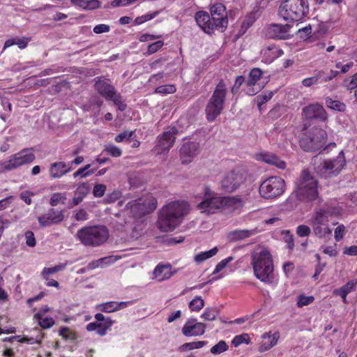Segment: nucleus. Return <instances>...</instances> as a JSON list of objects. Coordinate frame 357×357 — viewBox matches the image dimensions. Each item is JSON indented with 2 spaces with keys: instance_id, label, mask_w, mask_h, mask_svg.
Wrapping results in <instances>:
<instances>
[{
  "instance_id": "nucleus-1",
  "label": "nucleus",
  "mask_w": 357,
  "mask_h": 357,
  "mask_svg": "<svg viewBox=\"0 0 357 357\" xmlns=\"http://www.w3.org/2000/svg\"><path fill=\"white\" fill-rule=\"evenodd\" d=\"M342 208L331 202L324 203L317 208L310 219V225L314 234L319 238H330L332 229L329 227V218L342 215Z\"/></svg>"
},
{
  "instance_id": "nucleus-2",
  "label": "nucleus",
  "mask_w": 357,
  "mask_h": 357,
  "mask_svg": "<svg viewBox=\"0 0 357 357\" xmlns=\"http://www.w3.org/2000/svg\"><path fill=\"white\" fill-rule=\"evenodd\" d=\"M188 210V204L185 202L175 201L167 204L160 211L158 228L163 232L172 231L180 225Z\"/></svg>"
},
{
  "instance_id": "nucleus-3",
  "label": "nucleus",
  "mask_w": 357,
  "mask_h": 357,
  "mask_svg": "<svg viewBox=\"0 0 357 357\" xmlns=\"http://www.w3.org/2000/svg\"><path fill=\"white\" fill-rule=\"evenodd\" d=\"M251 264L255 276L261 282L271 284L273 280V260L266 249L255 251L251 255Z\"/></svg>"
},
{
  "instance_id": "nucleus-4",
  "label": "nucleus",
  "mask_w": 357,
  "mask_h": 357,
  "mask_svg": "<svg viewBox=\"0 0 357 357\" xmlns=\"http://www.w3.org/2000/svg\"><path fill=\"white\" fill-rule=\"evenodd\" d=\"M294 192L300 201H323L319 196L318 181L307 169H303L297 178Z\"/></svg>"
},
{
  "instance_id": "nucleus-5",
  "label": "nucleus",
  "mask_w": 357,
  "mask_h": 357,
  "mask_svg": "<svg viewBox=\"0 0 357 357\" xmlns=\"http://www.w3.org/2000/svg\"><path fill=\"white\" fill-rule=\"evenodd\" d=\"M308 13L307 0H284L278 9L280 17L289 22L303 20Z\"/></svg>"
},
{
  "instance_id": "nucleus-6",
  "label": "nucleus",
  "mask_w": 357,
  "mask_h": 357,
  "mask_svg": "<svg viewBox=\"0 0 357 357\" xmlns=\"http://www.w3.org/2000/svg\"><path fill=\"white\" fill-rule=\"evenodd\" d=\"M227 93V84L223 79H221L216 85L205 109L208 121H215L223 111Z\"/></svg>"
},
{
  "instance_id": "nucleus-7",
  "label": "nucleus",
  "mask_w": 357,
  "mask_h": 357,
  "mask_svg": "<svg viewBox=\"0 0 357 357\" xmlns=\"http://www.w3.org/2000/svg\"><path fill=\"white\" fill-rule=\"evenodd\" d=\"M76 236L83 245L97 247L108 239L109 231L102 225L84 227L77 231Z\"/></svg>"
},
{
  "instance_id": "nucleus-8",
  "label": "nucleus",
  "mask_w": 357,
  "mask_h": 357,
  "mask_svg": "<svg viewBox=\"0 0 357 357\" xmlns=\"http://www.w3.org/2000/svg\"><path fill=\"white\" fill-rule=\"evenodd\" d=\"M327 133L320 128H313L300 139V146L305 151L315 152L323 149L326 143Z\"/></svg>"
},
{
  "instance_id": "nucleus-9",
  "label": "nucleus",
  "mask_w": 357,
  "mask_h": 357,
  "mask_svg": "<svg viewBox=\"0 0 357 357\" xmlns=\"http://www.w3.org/2000/svg\"><path fill=\"white\" fill-rule=\"evenodd\" d=\"M345 165L344 153L341 151L336 158L323 160L315 169L320 176L328 178L337 176Z\"/></svg>"
},
{
  "instance_id": "nucleus-10",
  "label": "nucleus",
  "mask_w": 357,
  "mask_h": 357,
  "mask_svg": "<svg viewBox=\"0 0 357 357\" xmlns=\"http://www.w3.org/2000/svg\"><path fill=\"white\" fill-rule=\"evenodd\" d=\"M284 190V179L279 176H270L261 183L259 192L266 199H273L282 195Z\"/></svg>"
},
{
  "instance_id": "nucleus-11",
  "label": "nucleus",
  "mask_w": 357,
  "mask_h": 357,
  "mask_svg": "<svg viewBox=\"0 0 357 357\" xmlns=\"http://www.w3.org/2000/svg\"><path fill=\"white\" fill-rule=\"evenodd\" d=\"M157 204V199L151 194H147L138 199L129 202L127 208L130 209L133 218H140L153 212Z\"/></svg>"
},
{
  "instance_id": "nucleus-12",
  "label": "nucleus",
  "mask_w": 357,
  "mask_h": 357,
  "mask_svg": "<svg viewBox=\"0 0 357 357\" xmlns=\"http://www.w3.org/2000/svg\"><path fill=\"white\" fill-rule=\"evenodd\" d=\"M35 155L29 149H22L12 155L9 160L0 162V172L13 171L17 168L34 161Z\"/></svg>"
},
{
  "instance_id": "nucleus-13",
  "label": "nucleus",
  "mask_w": 357,
  "mask_h": 357,
  "mask_svg": "<svg viewBox=\"0 0 357 357\" xmlns=\"http://www.w3.org/2000/svg\"><path fill=\"white\" fill-rule=\"evenodd\" d=\"M248 174L244 169H234L228 172L220 182L221 188L225 192H232L243 184Z\"/></svg>"
},
{
  "instance_id": "nucleus-14",
  "label": "nucleus",
  "mask_w": 357,
  "mask_h": 357,
  "mask_svg": "<svg viewBox=\"0 0 357 357\" xmlns=\"http://www.w3.org/2000/svg\"><path fill=\"white\" fill-rule=\"evenodd\" d=\"M225 204V197L215 196V193L209 187L206 186L204 188V199L197 205V207L202 212L215 213L217 211L222 208Z\"/></svg>"
},
{
  "instance_id": "nucleus-15",
  "label": "nucleus",
  "mask_w": 357,
  "mask_h": 357,
  "mask_svg": "<svg viewBox=\"0 0 357 357\" xmlns=\"http://www.w3.org/2000/svg\"><path fill=\"white\" fill-rule=\"evenodd\" d=\"M178 130L175 127H168L161 135L158 137L157 144L154 151L158 155L168 153L170 149L174 146L176 135Z\"/></svg>"
},
{
  "instance_id": "nucleus-16",
  "label": "nucleus",
  "mask_w": 357,
  "mask_h": 357,
  "mask_svg": "<svg viewBox=\"0 0 357 357\" xmlns=\"http://www.w3.org/2000/svg\"><path fill=\"white\" fill-rule=\"evenodd\" d=\"M96 321L88 324L86 329L89 332L96 331L100 336H105L108 331L111 330L114 321L110 317H105L101 313L95 314Z\"/></svg>"
},
{
  "instance_id": "nucleus-17",
  "label": "nucleus",
  "mask_w": 357,
  "mask_h": 357,
  "mask_svg": "<svg viewBox=\"0 0 357 357\" xmlns=\"http://www.w3.org/2000/svg\"><path fill=\"white\" fill-rule=\"evenodd\" d=\"M93 86L96 91L106 100H109L118 92L111 79L105 76L95 77Z\"/></svg>"
},
{
  "instance_id": "nucleus-18",
  "label": "nucleus",
  "mask_w": 357,
  "mask_h": 357,
  "mask_svg": "<svg viewBox=\"0 0 357 357\" xmlns=\"http://www.w3.org/2000/svg\"><path fill=\"white\" fill-rule=\"evenodd\" d=\"M213 24L216 29H224L227 26L228 18L225 6L221 3L213 5L210 8Z\"/></svg>"
},
{
  "instance_id": "nucleus-19",
  "label": "nucleus",
  "mask_w": 357,
  "mask_h": 357,
  "mask_svg": "<svg viewBox=\"0 0 357 357\" xmlns=\"http://www.w3.org/2000/svg\"><path fill=\"white\" fill-rule=\"evenodd\" d=\"M303 114L306 119L318 120L325 122L328 114L324 107L318 102L310 104L303 109Z\"/></svg>"
},
{
  "instance_id": "nucleus-20",
  "label": "nucleus",
  "mask_w": 357,
  "mask_h": 357,
  "mask_svg": "<svg viewBox=\"0 0 357 357\" xmlns=\"http://www.w3.org/2000/svg\"><path fill=\"white\" fill-rule=\"evenodd\" d=\"M64 219L63 210H57L54 208H50L47 212L38 218V221L42 227H50L62 222Z\"/></svg>"
},
{
  "instance_id": "nucleus-21",
  "label": "nucleus",
  "mask_w": 357,
  "mask_h": 357,
  "mask_svg": "<svg viewBox=\"0 0 357 357\" xmlns=\"http://www.w3.org/2000/svg\"><path fill=\"white\" fill-rule=\"evenodd\" d=\"M199 144L197 142L184 143L180 149V155L183 164H188L198 153Z\"/></svg>"
},
{
  "instance_id": "nucleus-22",
  "label": "nucleus",
  "mask_w": 357,
  "mask_h": 357,
  "mask_svg": "<svg viewBox=\"0 0 357 357\" xmlns=\"http://www.w3.org/2000/svg\"><path fill=\"white\" fill-rule=\"evenodd\" d=\"M196 319L188 320L182 328V333L185 337L201 336L206 331V324L201 322H195Z\"/></svg>"
},
{
  "instance_id": "nucleus-23",
  "label": "nucleus",
  "mask_w": 357,
  "mask_h": 357,
  "mask_svg": "<svg viewBox=\"0 0 357 357\" xmlns=\"http://www.w3.org/2000/svg\"><path fill=\"white\" fill-rule=\"evenodd\" d=\"M195 21L197 25L206 33H213L216 29L213 24L212 19L209 14L204 10H199L195 13Z\"/></svg>"
},
{
  "instance_id": "nucleus-24",
  "label": "nucleus",
  "mask_w": 357,
  "mask_h": 357,
  "mask_svg": "<svg viewBox=\"0 0 357 357\" xmlns=\"http://www.w3.org/2000/svg\"><path fill=\"white\" fill-rule=\"evenodd\" d=\"M289 24H272L266 29V36L271 38L285 39L289 36Z\"/></svg>"
},
{
  "instance_id": "nucleus-25",
  "label": "nucleus",
  "mask_w": 357,
  "mask_h": 357,
  "mask_svg": "<svg viewBox=\"0 0 357 357\" xmlns=\"http://www.w3.org/2000/svg\"><path fill=\"white\" fill-rule=\"evenodd\" d=\"M262 74V70L259 68H255L250 70L248 79L246 80L247 86L250 87L247 91V93L249 96H254L261 89V86L257 88H254L253 86H255L257 82L261 79Z\"/></svg>"
},
{
  "instance_id": "nucleus-26",
  "label": "nucleus",
  "mask_w": 357,
  "mask_h": 357,
  "mask_svg": "<svg viewBox=\"0 0 357 357\" xmlns=\"http://www.w3.org/2000/svg\"><path fill=\"white\" fill-rule=\"evenodd\" d=\"M72 170L70 163L63 161L55 162L50 165V176L52 178H59Z\"/></svg>"
},
{
  "instance_id": "nucleus-27",
  "label": "nucleus",
  "mask_w": 357,
  "mask_h": 357,
  "mask_svg": "<svg viewBox=\"0 0 357 357\" xmlns=\"http://www.w3.org/2000/svg\"><path fill=\"white\" fill-rule=\"evenodd\" d=\"M91 190V186L88 182H82L77 184L74 191V197L73 198V204L78 205L86 197Z\"/></svg>"
},
{
  "instance_id": "nucleus-28",
  "label": "nucleus",
  "mask_w": 357,
  "mask_h": 357,
  "mask_svg": "<svg viewBox=\"0 0 357 357\" xmlns=\"http://www.w3.org/2000/svg\"><path fill=\"white\" fill-rule=\"evenodd\" d=\"M257 159L267 164L272 165L280 169L286 168V162L281 160L278 156L270 153H259Z\"/></svg>"
},
{
  "instance_id": "nucleus-29",
  "label": "nucleus",
  "mask_w": 357,
  "mask_h": 357,
  "mask_svg": "<svg viewBox=\"0 0 357 357\" xmlns=\"http://www.w3.org/2000/svg\"><path fill=\"white\" fill-rule=\"evenodd\" d=\"M284 52L274 45H269L262 51L263 61L266 63L273 62L277 58L283 55Z\"/></svg>"
},
{
  "instance_id": "nucleus-30",
  "label": "nucleus",
  "mask_w": 357,
  "mask_h": 357,
  "mask_svg": "<svg viewBox=\"0 0 357 357\" xmlns=\"http://www.w3.org/2000/svg\"><path fill=\"white\" fill-rule=\"evenodd\" d=\"M280 337V334L278 332L274 333L273 335H271V333H264L262 335V338L264 340L268 339V342H264L261 343L259 347V351L260 352H264L266 351L269 350L272 347H273L278 342V339Z\"/></svg>"
},
{
  "instance_id": "nucleus-31",
  "label": "nucleus",
  "mask_w": 357,
  "mask_h": 357,
  "mask_svg": "<svg viewBox=\"0 0 357 357\" xmlns=\"http://www.w3.org/2000/svg\"><path fill=\"white\" fill-rule=\"evenodd\" d=\"M153 275L160 282L170 278L172 275L171 266L158 264L153 271Z\"/></svg>"
},
{
  "instance_id": "nucleus-32",
  "label": "nucleus",
  "mask_w": 357,
  "mask_h": 357,
  "mask_svg": "<svg viewBox=\"0 0 357 357\" xmlns=\"http://www.w3.org/2000/svg\"><path fill=\"white\" fill-rule=\"evenodd\" d=\"M255 21L256 17L255 13H249L247 15L241 22V24L236 34V36L238 38L243 36L247 32L248 29L253 25Z\"/></svg>"
},
{
  "instance_id": "nucleus-33",
  "label": "nucleus",
  "mask_w": 357,
  "mask_h": 357,
  "mask_svg": "<svg viewBox=\"0 0 357 357\" xmlns=\"http://www.w3.org/2000/svg\"><path fill=\"white\" fill-rule=\"evenodd\" d=\"M340 74L338 70H331L327 73L323 70H319L316 73L317 77L318 84H325L333 79Z\"/></svg>"
},
{
  "instance_id": "nucleus-34",
  "label": "nucleus",
  "mask_w": 357,
  "mask_h": 357,
  "mask_svg": "<svg viewBox=\"0 0 357 357\" xmlns=\"http://www.w3.org/2000/svg\"><path fill=\"white\" fill-rule=\"evenodd\" d=\"M29 40H30V38H20L19 37H15V38H12L8 39L4 43L3 50H5L6 49H7L14 45H17L20 50H24L27 47L28 43Z\"/></svg>"
},
{
  "instance_id": "nucleus-35",
  "label": "nucleus",
  "mask_w": 357,
  "mask_h": 357,
  "mask_svg": "<svg viewBox=\"0 0 357 357\" xmlns=\"http://www.w3.org/2000/svg\"><path fill=\"white\" fill-rule=\"evenodd\" d=\"M326 105L328 108L340 112H345L347 109V105L344 102L338 100H333L331 97L326 98Z\"/></svg>"
},
{
  "instance_id": "nucleus-36",
  "label": "nucleus",
  "mask_w": 357,
  "mask_h": 357,
  "mask_svg": "<svg viewBox=\"0 0 357 357\" xmlns=\"http://www.w3.org/2000/svg\"><path fill=\"white\" fill-rule=\"evenodd\" d=\"M218 252V249L217 247H214L211 250L205 252H201L197 255H195L194 261L197 264H201L204 261L213 257L215 256Z\"/></svg>"
},
{
  "instance_id": "nucleus-37",
  "label": "nucleus",
  "mask_w": 357,
  "mask_h": 357,
  "mask_svg": "<svg viewBox=\"0 0 357 357\" xmlns=\"http://www.w3.org/2000/svg\"><path fill=\"white\" fill-rule=\"evenodd\" d=\"M106 153L113 158H119L122 155L123 151L121 148L113 143H108L104 146L102 153Z\"/></svg>"
},
{
  "instance_id": "nucleus-38",
  "label": "nucleus",
  "mask_w": 357,
  "mask_h": 357,
  "mask_svg": "<svg viewBox=\"0 0 357 357\" xmlns=\"http://www.w3.org/2000/svg\"><path fill=\"white\" fill-rule=\"evenodd\" d=\"M34 318L38 321L40 326L43 328H50L54 324V320L52 317H43L42 312H38L34 314Z\"/></svg>"
},
{
  "instance_id": "nucleus-39",
  "label": "nucleus",
  "mask_w": 357,
  "mask_h": 357,
  "mask_svg": "<svg viewBox=\"0 0 357 357\" xmlns=\"http://www.w3.org/2000/svg\"><path fill=\"white\" fill-rule=\"evenodd\" d=\"M207 344L206 341H197L186 342L183 344L178 347V350L181 352L190 351L196 349H200L204 347Z\"/></svg>"
},
{
  "instance_id": "nucleus-40",
  "label": "nucleus",
  "mask_w": 357,
  "mask_h": 357,
  "mask_svg": "<svg viewBox=\"0 0 357 357\" xmlns=\"http://www.w3.org/2000/svg\"><path fill=\"white\" fill-rule=\"evenodd\" d=\"M65 268V265L60 264L53 267L44 268L41 272V276L43 280H48L50 275L56 273L63 271Z\"/></svg>"
},
{
  "instance_id": "nucleus-41",
  "label": "nucleus",
  "mask_w": 357,
  "mask_h": 357,
  "mask_svg": "<svg viewBox=\"0 0 357 357\" xmlns=\"http://www.w3.org/2000/svg\"><path fill=\"white\" fill-rule=\"evenodd\" d=\"M205 305L204 299L200 296H196L189 303L188 307L191 312H199Z\"/></svg>"
},
{
  "instance_id": "nucleus-42",
  "label": "nucleus",
  "mask_w": 357,
  "mask_h": 357,
  "mask_svg": "<svg viewBox=\"0 0 357 357\" xmlns=\"http://www.w3.org/2000/svg\"><path fill=\"white\" fill-rule=\"evenodd\" d=\"M255 234V230H235L231 233V236L233 240L241 241L247 238L252 235Z\"/></svg>"
},
{
  "instance_id": "nucleus-43",
  "label": "nucleus",
  "mask_w": 357,
  "mask_h": 357,
  "mask_svg": "<svg viewBox=\"0 0 357 357\" xmlns=\"http://www.w3.org/2000/svg\"><path fill=\"white\" fill-rule=\"evenodd\" d=\"M91 165H86L83 167H80L75 172L73 173V178H76L78 176L81 178H86L95 173L96 169H90Z\"/></svg>"
},
{
  "instance_id": "nucleus-44",
  "label": "nucleus",
  "mask_w": 357,
  "mask_h": 357,
  "mask_svg": "<svg viewBox=\"0 0 357 357\" xmlns=\"http://www.w3.org/2000/svg\"><path fill=\"white\" fill-rule=\"evenodd\" d=\"M59 335L65 340L75 341L77 339V334L67 326L61 328Z\"/></svg>"
},
{
  "instance_id": "nucleus-45",
  "label": "nucleus",
  "mask_w": 357,
  "mask_h": 357,
  "mask_svg": "<svg viewBox=\"0 0 357 357\" xmlns=\"http://www.w3.org/2000/svg\"><path fill=\"white\" fill-rule=\"evenodd\" d=\"M176 91V88L174 84H165L158 86L155 93L162 95H168L174 93Z\"/></svg>"
},
{
  "instance_id": "nucleus-46",
  "label": "nucleus",
  "mask_w": 357,
  "mask_h": 357,
  "mask_svg": "<svg viewBox=\"0 0 357 357\" xmlns=\"http://www.w3.org/2000/svg\"><path fill=\"white\" fill-rule=\"evenodd\" d=\"M109 100L112 101L121 112L125 111L127 108V105L123 100L121 95L118 92L114 95L112 98L109 99Z\"/></svg>"
},
{
  "instance_id": "nucleus-47",
  "label": "nucleus",
  "mask_w": 357,
  "mask_h": 357,
  "mask_svg": "<svg viewBox=\"0 0 357 357\" xmlns=\"http://www.w3.org/2000/svg\"><path fill=\"white\" fill-rule=\"evenodd\" d=\"M159 14V11H154L153 13H149L142 16H139L135 18L134 20V24L135 25H139L143 24L144 22H148L153 18H155Z\"/></svg>"
},
{
  "instance_id": "nucleus-48",
  "label": "nucleus",
  "mask_w": 357,
  "mask_h": 357,
  "mask_svg": "<svg viewBox=\"0 0 357 357\" xmlns=\"http://www.w3.org/2000/svg\"><path fill=\"white\" fill-rule=\"evenodd\" d=\"M243 343H245L246 344H249L250 343V338L246 333L236 335L231 340V344L235 347H238Z\"/></svg>"
},
{
  "instance_id": "nucleus-49",
  "label": "nucleus",
  "mask_w": 357,
  "mask_h": 357,
  "mask_svg": "<svg viewBox=\"0 0 357 357\" xmlns=\"http://www.w3.org/2000/svg\"><path fill=\"white\" fill-rule=\"evenodd\" d=\"M218 310L215 307H206L202 314V318L206 321L215 320L218 315Z\"/></svg>"
},
{
  "instance_id": "nucleus-50",
  "label": "nucleus",
  "mask_w": 357,
  "mask_h": 357,
  "mask_svg": "<svg viewBox=\"0 0 357 357\" xmlns=\"http://www.w3.org/2000/svg\"><path fill=\"white\" fill-rule=\"evenodd\" d=\"M229 346L224 340L219 341L215 345L211 347V352L213 354H220L227 351Z\"/></svg>"
},
{
  "instance_id": "nucleus-51",
  "label": "nucleus",
  "mask_w": 357,
  "mask_h": 357,
  "mask_svg": "<svg viewBox=\"0 0 357 357\" xmlns=\"http://www.w3.org/2000/svg\"><path fill=\"white\" fill-rule=\"evenodd\" d=\"M343 86L347 90L351 91L357 88V73L353 75L350 79H345L343 82Z\"/></svg>"
},
{
  "instance_id": "nucleus-52",
  "label": "nucleus",
  "mask_w": 357,
  "mask_h": 357,
  "mask_svg": "<svg viewBox=\"0 0 357 357\" xmlns=\"http://www.w3.org/2000/svg\"><path fill=\"white\" fill-rule=\"evenodd\" d=\"M314 300V298L312 296H305L304 294H301L298 296L297 299V306L298 307H302L312 303Z\"/></svg>"
},
{
  "instance_id": "nucleus-53",
  "label": "nucleus",
  "mask_w": 357,
  "mask_h": 357,
  "mask_svg": "<svg viewBox=\"0 0 357 357\" xmlns=\"http://www.w3.org/2000/svg\"><path fill=\"white\" fill-rule=\"evenodd\" d=\"M66 199V193L63 192H56L54 193L50 200V204L52 206H56L59 204L60 202H63Z\"/></svg>"
},
{
  "instance_id": "nucleus-54",
  "label": "nucleus",
  "mask_w": 357,
  "mask_h": 357,
  "mask_svg": "<svg viewBox=\"0 0 357 357\" xmlns=\"http://www.w3.org/2000/svg\"><path fill=\"white\" fill-rule=\"evenodd\" d=\"M234 259V258L233 257L229 256V257L221 260L215 266V268L213 272V274L215 275V274L218 273L219 272H220L221 271H222L228 265V264L230 263L231 261H232Z\"/></svg>"
},
{
  "instance_id": "nucleus-55",
  "label": "nucleus",
  "mask_w": 357,
  "mask_h": 357,
  "mask_svg": "<svg viewBox=\"0 0 357 357\" xmlns=\"http://www.w3.org/2000/svg\"><path fill=\"white\" fill-rule=\"evenodd\" d=\"M135 131H124L116 135L114 140L117 143L122 142L123 141H130L132 137H133Z\"/></svg>"
},
{
  "instance_id": "nucleus-56",
  "label": "nucleus",
  "mask_w": 357,
  "mask_h": 357,
  "mask_svg": "<svg viewBox=\"0 0 357 357\" xmlns=\"http://www.w3.org/2000/svg\"><path fill=\"white\" fill-rule=\"evenodd\" d=\"M296 232L299 237H307L311 233V229L307 225H300L297 227Z\"/></svg>"
},
{
  "instance_id": "nucleus-57",
  "label": "nucleus",
  "mask_w": 357,
  "mask_h": 357,
  "mask_svg": "<svg viewBox=\"0 0 357 357\" xmlns=\"http://www.w3.org/2000/svg\"><path fill=\"white\" fill-rule=\"evenodd\" d=\"M346 234V227L343 224L339 225L334 231V238L336 241H340Z\"/></svg>"
},
{
  "instance_id": "nucleus-58",
  "label": "nucleus",
  "mask_w": 357,
  "mask_h": 357,
  "mask_svg": "<svg viewBox=\"0 0 357 357\" xmlns=\"http://www.w3.org/2000/svg\"><path fill=\"white\" fill-rule=\"evenodd\" d=\"M164 45V42L162 40H158L150 44L147 49V54L149 55L153 54L157 52L159 50H160Z\"/></svg>"
},
{
  "instance_id": "nucleus-59",
  "label": "nucleus",
  "mask_w": 357,
  "mask_h": 357,
  "mask_svg": "<svg viewBox=\"0 0 357 357\" xmlns=\"http://www.w3.org/2000/svg\"><path fill=\"white\" fill-rule=\"evenodd\" d=\"M116 301H109L100 305V310L110 313L116 311Z\"/></svg>"
},
{
  "instance_id": "nucleus-60",
  "label": "nucleus",
  "mask_w": 357,
  "mask_h": 357,
  "mask_svg": "<svg viewBox=\"0 0 357 357\" xmlns=\"http://www.w3.org/2000/svg\"><path fill=\"white\" fill-rule=\"evenodd\" d=\"M107 186L105 184H96L93 189V195L95 197H102L106 191Z\"/></svg>"
},
{
  "instance_id": "nucleus-61",
  "label": "nucleus",
  "mask_w": 357,
  "mask_h": 357,
  "mask_svg": "<svg viewBox=\"0 0 357 357\" xmlns=\"http://www.w3.org/2000/svg\"><path fill=\"white\" fill-rule=\"evenodd\" d=\"M103 105V100L98 96H93L89 101V107L100 108Z\"/></svg>"
},
{
  "instance_id": "nucleus-62",
  "label": "nucleus",
  "mask_w": 357,
  "mask_h": 357,
  "mask_svg": "<svg viewBox=\"0 0 357 357\" xmlns=\"http://www.w3.org/2000/svg\"><path fill=\"white\" fill-rule=\"evenodd\" d=\"M35 193L30 191L22 192L20 195V197L22 199L27 205H31L32 203L31 197L34 196Z\"/></svg>"
},
{
  "instance_id": "nucleus-63",
  "label": "nucleus",
  "mask_w": 357,
  "mask_h": 357,
  "mask_svg": "<svg viewBox=\"0 0 357 357\" xmlns=\"http://www.w3.org/2000/svg\"><path fill=\"white\" fill-rule=\"evenodd\" d=\"M357 285V280H352L347 282L344 286L342 287L343 289L349 294V293L354 291Z\"/></svg>"
},
{
  "instance_id": "nucleus-64",
  "label": "nucleus",
  "mask_w": 357,
  "mask_h": 357,
  "mask_svg": "<svg viewBox=\"0 0 357 357\" xmlns=\"http://www.w3.org/2000/svg\"><path fill=\"white\" fill-rule=\"evenodd\" d=\"M110 31V26L105 24H100L94 26L93 32L96 34L107 33Z\"/></svg>"
}]
</instances>
